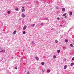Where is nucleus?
<instances>
[{"label": "nucleus", "instance_id": "f257e3e1", "mask_svg": "<svg viewBox=\"0 0 74 74\" xmlns=\"http://www.w3.org/2000/svg\"><path fill=\"white\" fill-rule=\"evenodd\" d=\"M5 50L3 49H0V52H3V53H4V52H5Z\"/></svg>", "mask_w": 74, "mask_h": 74}, {"label": "nucleus", "instance_id": "f03ea898", "mask_svg": "<svg viewBox=\"0 0 74 74\" xmlns=\"http://www.w3.org/2000/svg\"><path fill=\"white\" fill-rule=\"evenodd\" d=\"M27 27V26L26 25H25L23 28V30H26V29Z\"/></svg>", "mask_w": 74, "mask_h": 74}, {"label": "nucleus", "instance_id": "7ed1b4c3", "mask_svg": "<svg viewBox=\"0 0 74 74\" xmlns=\"http://www.w3.org/2000/svg\"><path fill=\"white\" fill-rule=\"evenodd\" d=\"M35 25V24H32L31 25V27H34V26Z\"/></svg>", "mask_w": 74, "mask_h": 74}, {"label": "nucleus", "instance_id": "20e7f679", "mask_svg": "<svg viewBox=\"0 0 74 74\" xmlns=\"http://www.w3.org/2000/svg\"><path fill=\"white\" fill-rule=\"evenodd\" d=\"M62 11H63V12H64V11H65V8H63L62 10Z\"/></svg>", "mask_w": 74, "mask_h": 74}, {"label": "nucleus", "instance_id": "39448f33", "mask_svg": "<svg viewBox=\"0 0 74 74\" xmlns=\"http://www.w3.org/2000/svg\"><path fill=\"white\" fill-rule=\"evenodd\" d=\"M22 16L23 18H25V14H23L22 15Z\"/></svg>", "mask_w": 74, "mask_h": 74}, {"label": "nucleus", "instance_id": "423d86ee", "mask_svg": "<svg viewBox=\"0 0 74 74\" xmlns=\"http://www.w3.org/2000/svg\"><path fill=\"white\" fill-rule=\"evenodd\" d=\"M72 14L73 12H71L69 13V15H70V16H71V15H72Z\"/></svg>", "mask_w": 74, "mask_h": 74}, {"label": "nucleus", "instance_id": "0eeeda50", "mask_svg": "<svg viewBox=\"0 0 74 74\" xmlns=\"http://www.w3.org/2000/svg\"><path fill=\"white\" fill-rule=\"evenodd\" d=\"M64 69H66V68H67V65H65L64 66Z\"/></svg>", "mask_w": 74, "mask_h": 74}, {"label": "nucleus", "instance_id": "6e6552de", "mask_svg": "<svg viewBox=\"0 0 74 74\" xmlns=\"http://www.w3.org/2000/svg\"><path fill=\"white\" fill-rule=\"evenodd\" d=\"M47 72L48 73H50V70L49 69L47 70Z\"/></svg>", "mask_w": 74, "mask_h": 74}, {"label": "nucleus", "instance_id": "1a4fd4ad", "mask_svg": "<svg viewBox=\"0 0 74 74\" xmlns=\"http://www.w3.org/2000/svg\"><path fill=\"white\" fill-rule=\"evenodd\" d=\"M16 33V32L15 31H14L13 32V34H15Z\"/></svg>", "mask_w": 74, "mask_h": 74}, {"label": "nucleus", "instance_id": "9d476101", "mask_svg": "<svg viewBox=\"0 0 74 74\" xmlns=\"http://www.w3.org/2000/svg\"><path fill=\"white\" fill-rule=\"evenodd\" d=\"M41 64L42 65H44V64H45L44 62H42L41 63Z\"/></svg>", "mask_w": 74, "mask_h": 74}, {"label": "nucleus", "instance_id": "9b49d317", "mask_svg": "<svg viewBox=\"0 0 74 74\" xmlns=\"http://www.w3.org/2000/svg\"><path fill=\"white\" fill-rule=\"evenodd\" d=\"M65 42H68V40H67V39L65 40Z\"/></svg>", "mask_w": 74, "mask_h": 74}, {"label": "nucleus", "instance_id": "f8f14e48", "mask_svg": "<svg viewBox=\"0 0 74 74\" xmlns=\"http://www.w3.org/2000/svg\"><path fill=\"white\" fill-rule=\"evenodd\" d=\"M56 56L55 55H54L53 56V58L54 59H56Z\"/></svg>", "mask_w": 74, "mask_h": 74}, {"label": "nucleus", "instance_id": "ddd939ff", "mask_svg": "<svg viewBox=\"0 0 74 74\" xmlns=\"http://www.w3.org/2000/svg\"><path fill=\"white\" fill-rule=\"evenodd\" d=\"M74 64V63H71L70 66H73Z\"/></svg>", "mask_w": 74, "mask_h": 74}, {"label": "nucleus", "instance_id": "4468645a", "mask_svg": "<svg viewBox=\"0 0 74 74\" xmlns=\"http://www.w3.org/2000/svg\"><path fill=\"white\" fill-rule=\"evenodd\" d=\"M37 60H38L39 59H38V57H36L35 58Z\"/></svg>", "mask_w": 74, "mask_h": 74}, {"label": "nucleus", "instance_id": "2eb2a0df", "mask_svg": "<svg viewBox=\"0 0 74 74\" xmlns=\"http://www.w3.org/2000/svg\"><path fill=\"white\" fill-rule=\"evenodd\" d=\"M60 50H57V52L58 53H60Z\"/></svg>", "mask_w": 74, "mask_h": 74}, {"label": "nucleus", "instance_id": "dca6fc26", "mask_svg": "<svg viewBox=\"0 0 74 74\" xmlns=\"http://www.w3.org/2000/svg\"><path fill=\"white\" fill-rule=\"evenodd\" d=\"M55 42L56 43H58V40H55Z\"/></svg>", "mask_w": 74, "mask_h": 74}, {"label": "nucleus", "instance_id": "f3484780", "mask_svg": "<svg viewBox=\"0 0 74 74\" xmlns=\"http://www.w3.org/2000/svg\"><path fill=\"white\" fill-rule=\"evenodd\" d=\"M70 46H71V47H73V44H71V45H70Z\"/></svg>", "mask_w": 74, "mask_h": 74}, {"label": "nucleus", "instance_id": "a211bd4d", "mask_svg": "<svg viewBox=\"0 0 74 74\" xmlns=\"http://www.w3.org/2000/svg\"><path fill=\"white\" fill-rule=\"evenodd\" d=\"M11 13V12L10 11H8V14H10Z\"/></svg>", "mask_w": 74, "mask_h": 74}, {"label": "nucleus", "instance_id": "6ab92c4d", "mask_svg": "<svg viewBox=\"0 0 74 74\" xmlns=\"http://www.w3.org/2000/svg\"><path fill=\"white\" fill-rule=\"evenodd\" d=\"M66 15V13H64V14L63 15V16H64Z\"/></svg>", "mask_w": 74, "mask_h": 74}, {"label": "nucleus", "instance_id": "aec40b11", "mask_svg": "<svg viewBox=\"0 0 74 74\" xmlns=\"http://www.w3.org/2000/svg\"><path fill=\"white\" fill-rule=\"evenodd\" d=\"M23 34H26V32H25V31H23Z\"/></svg>", "mask_w": 74, "mask_h": 74}, {"label": "nucleus", "instance_id": "412c9836", "mask_svg": "<svg viewBox=\"0 0 74 74\" xmlns=\"http://www.w3.org/2000/svg\"><path fill=\"white\" fill-rule=\"evenodd\" d=\"M56 9L57 10H58V9H59V7H58V6L56 7Z\"/></svg>", "mask_w": 74, "mask_h": 74}, {"label": "nucleus", "instance_id": "4be33fe9", "mask_svg": "<svg viewBox=\"0 0 74 74\" xmlns=\"http://www.w3.org/2000/svg\"><path fill=\"white\" fill-rule=\"evenodd\" d=\"M45 20L47 21V20H48V18H45Z\"/></svg>", "mask_w": 74, "mask_h": 74}, {"label": "nucleus", "instance_id": "5701e85b", "mask_svg": "<svg viewBox=\"0 0 74 74\" xmlns=\"http://www.w3.org/2000/svg\"><path fill=\"white\" fill-rule=\"evenodd\" d=\"M32 43L33 44H34V41H33L32 42Z\"/></svg>", "mask_w": 74, "mask_h": 74}, {"label": "nucleus", "instance_id": "b1692460", "mask_svg": "<svg viewBox=\"0 0 74 74\" xmlns=\"http://www.w3.org/2000/svg\"><path fill=\"white\" fill-rule=\"evenodd\" d=\"M23 11H25V10L24 9H23L22 10V12H23Z\"/></svg>", "mask_w": 74, "mask_h": 74}, {"label": "nucleus", "instance_id": "393cba45", "mask_svg": "<svg viewBox=\"0 0 74 74\" xmlns=\"http://www.w3.org/2000/svg\"><path fill=\"white\" fill-rule=\"evenodd\" d=\"M44 25V23H41L40 25H41L42 26Z\"/></svg>", "mask_w": 74, "mask_h": 74}, {"label": "nucleus", "instance_id": "a878e982", "mask_svg": "<svg viewBox=\"0 0 74 74\" xmlns=\"http://www.w3.org/2000/svg\"><path fill=\"white\" fill-rule=\"evenodd\" d=\"M63 49H66V47H63Z\"/></svg>", "mask_w": 74, "mask_h": 74}, {"label": "nucleus", "instance_id": "bb28decb", "mask_svg": "<svg viewBox=\"0 0 74 74\" xmlns=\"http://www.w3.org/2000/svg\"><path fill=\"white\" fill-rule=\"evenodd\" d=\"M57 19L58 20H60V18H59V17H58Z\"/></svg>", "mask_w": 74, "mask_h": 74}, {"label": "nucleus", "instance_id": "cd10ccee", "mask_svg": "<svg viewBox=\"0 0 74 74\" xmlns=\"http://www.w3.org/2000/svg\"><path fill=\"white\" fill-rule=\"evenodd\" d=\"M42 72H43L44 73V72L45 71V70L42 69Z\"/></svg>", "mask_w": 74, "mask_h": 74}, {"label": "nucleus", "instance_id": "c85d7f7f", "mask_svg": "<svg viewBox=\"0 0 74 74\" xmlns=\"http://www.w3.org/2000/svg\"><path fill=\"white\" fill-rule=\"evenodd\" d=\"M72 60L73 61H74V57H73L72 58Z\"/></svg>", "mask_w": 74, "mask_h": 74}, {"label": "nucleus", "instance_id": "c756f323", "mask_svg": "<svg viewBox=\"0 0 74 74\" xmlns=\"http://www.w3.org/2000/svg\"><path fill=\"white\" fill-rule=\"evenodd\" d=\"M64 61H65V62H66V58H64Z\"/></svg>", "mask_w": 74, "mask_h": 74}, {"label": "nucleus", "instance_id": "7c9ffc66", "mask_svg": "<svg viewBox=\"0 0 74 74\" xmlns=\"http://www.w3.org/2000/svg\"><path fill=\"white\" fill-rule=\"evenodd\" d=\"M16 11H18V8H16Z\"/></svg>", "mask_w": 74, "mask_h": 74}, {"label": "nucleus", "instance_id": "2f4dec72", "mask_svg": "<svg viewBox=\"0 0 74 74\" xmlns=\"http://www.w3.org/2000/svg\"><path fill=\"white\" fill-rule=\"evenodd\" d=\"M27 74H30V73L29 72H28L27 73Z\"/></svg>", "mask_w": 74, "mask_h": 74}, {"label": "nucleus", "instance_id": "473e14b6", "mask_svg": "<svg viewBox=\"0 0 74 74\" xmlns=\"http://www.w3.org/2000/svg\"><path fill=\"white\" fill-rule=\"evenodd\" d=\"M22 8H23V9L25 8V7H22Z\"/></svg>", "mask_w": 74, "mask_h": 74}, {"label": "nucleus", "instance_id": "72a5a7b5", "mask_svg": "<svg viewBox=\"0 0 74 74\" xmlns=\"http://www.w3.org/2000/svg\"><path fill=\"white\" fill-rule=\"evenodd\" d=\"M15 69H16V70H17V69H18L17 68V67H16L15 68Z\"/></svg>", "mask_w": 74, "mask_h": 74}, {"label": "nucleus", "instance_id": "f704fd0d", "mask_svg": "<svg viewBox=\"0 0 74 74\" xmlns=\"http://www.w3.org/2000/svg\"><path fill=\"white\" fill-rule=\"evenodd\" d=\"M60 26H62V25H60Z\"/></svg>", "mask_w": 74, "mask_h": 74}, {"label": "nucleus", "instance_id": "c9c22d12", "mask_svg": "<svg viewBox=\"0 0 74 74\" xmlns=\"http://www.w3.org/2000/svg\"><path fill=\"white\" fill-rule=\"evenodd\" d=\"M32 21V20H30V21Z\"/></svg>", "mask_w": 74, "mask_h": 74}, {"label": "nucleus", "instance_id": "e433bc0d", "mask_svg": "<svg viewBox=\"0 0 74 74\" xmlns=\"http://www.w3.org/2000/svg\"><path fill=\"white\" fill-rule=\"evenodd\" d=\"M24 51V50H23V51Z\"/></svg>", "mask_w": 74, "mask_h": 74}, {"label": "nucleus", "instance_id": "4c0bfd02", "mask_svg": "<svg viewBox=\"0 0 74 74\" xmlns=\"http://www.w3.org/2000/svg\"><path fill=\"white\" fill-rule=\"evenodd\" d=\"M24 51V50H23V51Z\"/></svg>", "mask_w": 74, "mask_h": 74}]
</instances>
